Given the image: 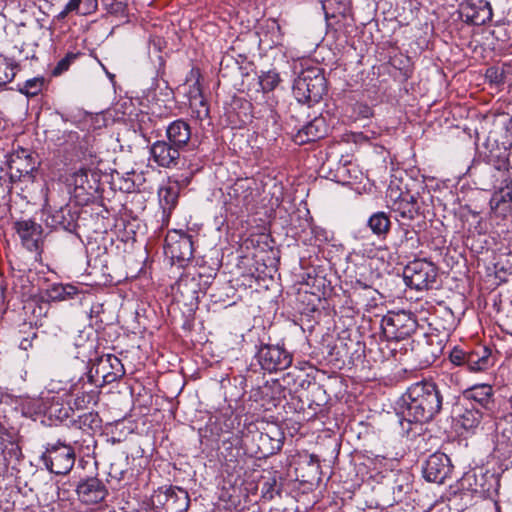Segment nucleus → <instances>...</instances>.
<instances>
[{
	"instance_id": "obj_21",
	"label": "nucleus",
	"mask_w": 512,
	"mask_h": 512,
	"mask_svg": "<svg viewBox=\"0 0 512 512\" xmlns=\"http://www.w3.org/2000/svg\"><path fill=\"white\" fill-rule=\"evenodd\" d=\"M264 463H258L261 468V474L258 475V488L261 487V499L263 501H271L276 496L280 497L282 492V474L273 467H264Z\"/></svg>"
},
{
	"instance_id": "obj_36",
	"label": "nucleus",
	"mask_w": 512,
	"mask_h": 512,
	"mask_svg": "<svg viewBox=\"0 0 512 512\" xmlns=\"http://www.w3.org/2000/svg\"><path fill=\"white\" fill-rule=\"evenodd\" d=\"M77 293V288L70 284H54L47 290V296L51 301H64L71 299Z\"/></svg>"
},
{
	"instance_id": "obj_42",
	"label": "nucleus",
	"mask_w": 512,
	"mask_h": 512,
	"mask_svg": "<svg viewBox=\"0 0 512 512\" xmlns=\"http://www.w3.org/2000/svg\"><path fill=\"white\" fill-rule=\"evenodd\" d=\"M356 166L351 162L346 161L343 164H339L336 169L335 178L337 182L350 183L352 180H356L357 176Z\"/></svg>"
},
{
	"instance_id": "obj_20",
	"label": "nucleus",
	"mask_w": 512,
	"mask_h": 512,
	"mask_svg": "<svg viewBox=\"0 0 512 512\" xmlns=\"http://www.w3.org/2000/svg\"><path fill=\"white\" fill-rule=\"evenodd\" d=\"M277 103L276 97H268L265 104H262L258 111L260 113L258 128H261V136L268 141H275L281 130L278 115L275 111Z\"/></svg>"
},
{
	"instance_id": "obj_35",
	"label": "nucleus",
	"mask_w": 512,
	"mask_h": 512,
	"mask_svg": "<svg viewBox=\"0 0 512 512\" xmlns=\"http://www.w3.org/2000/svg\"><path fill=\"white\" fill-rule=\"evenodd\" d=\"M353 344L354 342L352 340H350L349 343L340 340L332 347L330 356L334 357L333 360L342 365H344L346 361L350 362L353 359V352L351 351V346ZM355 344L360 345L359 342H355Z\"/></svg>"
},
{
	"instance_id": "obj_53",
	"label": "nucleus",
	"mask_w": 512,
	"mask_h": 512,
	"mask_svg": "<svg viewBox=\"0 0 512 512\" xmlns=\"http://www.w3.org/2000/svg\"><path fill=\"white\" fill-rule=\"evenodd\" d=\"M315 238L321 242L328 241L327 232L323 229L320 232H315Z\"/></svg>"
},
{
	"instance_id": "obj_11",
	"label": "nucleus",
	"mask_w": 512,
	"mask_h": 512,
	"mask_svg": "<svg viewBox=\"0 0 512 512\" xmlns=\"http://www.w3.org/2000/svg\"><path fill=\"white\" fill-rule=\"evenodd\" d=\"M449 359L455 366L465 367L470 372H483L494 365L491 349L482 345L471 350L454 347Z\"/></svg>"
},
{
	"instance_id": "obj_16",
	"label": "nucleus",
	"mask_w": 512,
	"mask_h": 512,
	"mask_svg": "<svg viewBox=\"0 0 512 512\" xmlns=\"http://www.w3.org/2000/svg\"><path fill=\"white\" fill-rule=\"evenodd\" d=\"M164 251L173 262L184 266L193 258V241L191 235L183 231H170L165 238Z\"/></svg>"
},
{
	"instance_id": "obj_18",
	"label": "nucleus",
	"mask_w": 512,
	"mask_h": 512,
	"mask_svg": "<svg viewBox=\"0 0 512 512\" xmlns=\"http://www.w3.org/2000/svg\"><path fill=\"white\" fill-rule=\"evenodd\" d=\"M453 465L450 458L442 452H435L425 461L422 473L428 482L443 483L447 478L451 477Z\"/></svg>"
},
{
	"instance_id": "obj_31",
	"label": "nucleus",
	"mask_w": 512,
	"mask_h": 512,
	"mask_svg": "<svg viewBox=\"0 0 512 512\" xmlns=\"http://www.w3.org/2000/svg\"><path fill=\"white\" fill-rule=\"evenodd\" d=\"M486 416L479 407L473 405L463 406V411L458 415V423L465 430H473L477 428L483 418Z\"/></svg>"
},
{
	"instance_id": "obj_27",
	"label": "nucleus",
	"mask_w": 512,
	"mask_h": 512,
	"mask_svg": "<svg viewBox=\"0 0 512 512\" xmlns=\"http://www.w3.org/2000/svg\"><path fill=\"white\" fill-rule=\"evenodd\" d=\"M166 137L172 145L183 150L191 139V126L187 121L177 119L167 126Z\"/></svg>"
},
{
	"instance_id": "obj_2",
	"label": "nucleus",
	"mask_w": 512,
	"mask_h": 512,
	"mask_svg": "<svg viewBox=\"0 0 512 512\" xmlns=\"http://www.w3.org/2000/svg\"><path fill=\"white\" fill-rule=\"evenodd\" d=\"M280 260V251L275 240L268 233H258V266L261 264L265 270L263 277L258 275V308L266 309L263 320V330L272 328L273 319L278 311L279 288L272 273L277 271Z\"/></svg>"
},
{
	"instance_id": "obj_14",
	"label": "nucleus",
	"mask_w": 512,
	"mask_h": 512,
	"mask_svg": "<svg viewBox=\"0 0 512 512\" xmlns=\"http://www.w3.org/2000/svg\"><path fill=\"white\" fill-rule=\"evenodd\" d=\"M156 512H186L190 505L188 492L178 486L159 488L152 496Z\"/></svg>"
},
{
	"instance_id": "obj_37",
	"label": "nucleus",
	"mask_w": 512,
	"mask_h": 512,
	"mask_svg": "<svg viewBox=\"0 0 512 512\" xmlns=\"http://www.w3.org/2000/svg\"><path fill=\"white\" fill-rule=\"evenodd\" d=\"M389 64L399 70L403 81L409 80L413 75V65L411 59L401 53L390 57Z\"/></svg>"
},
{
	"instance_id": "obj_33",
	"label": "nucleus",
	"mask_w": 512,
	"mask_h": 512,
	"mask_svg": "<svg viewBox=\"0 0 512 512\" xmlns=\"http://www.w3.org/2000/svg\"><path fill=\"white\" fill-rule=\"evenodd\" d=\"M368 227L371 229L373 234L377 235L379 238H386L390 228H391V220L387 213L383 211H379L373 213L367 222Z\"/></svg>"
},
{
	"instance_id": "obj_44",
	"label": "nucleus",
	"mask_w": 512,
	"mask_h": 512,
	"mask_svg": "<svg viewBox=\"0 0 512 512\" xmlns=\"http://www.w3.org/2000/svg\"><path fill=\"white\" fill-rule=\"evenodd\" d=\"M43 85L44 78L35 77L25 81V83L19 87V92L28 97H34L42 91Z\"/></svg>"
},
{
	"instance_id": "obj_43",
	"label": "nucleus",
	"mask_w": 512,
	"mask_h": 512,
	"mask_svg": "<svg viewBox=\"0 0 512 512\" xmlns=\"http://www.w3.org/2000/svg\"><path fill=\"white\" fill-rule=\"evenodd\" d=\"M97 6V0H70L68 2V9L75 10V12L80 13L82 15H87L95 12Z\"/></svg>"
},
{
	"instance_id": "obj_30",
	"label": "nucleus",
	"mask_w": 512,
	"mask_h": 512,
	"mask_svg": "<svg viewBox=\"0 0 512 512\" xmlns=\"http://www.w3.org/2000/svg\"><path fill=\"white\" fill-rule=\"evenodd\" d=\"M75 217L68 206H62L46 218L47 226L53 229L72 231L75 228Z\"/></svg>"
},
{
	"instance_id": "obj_23",
	"label": "nucleus",
	"mask_w": 512,
	"mask_h": 512,
	"mask_svg": "<svg viewBox=\"0 0 512 512\" xmlns=\"http://www.w3.org/2000/svg\"><path fill=\"white\" fill-rule=\"evenodd\" d=\"M14 228L21 239L23 247L31 252H39L43 244V228L31 219L15 222Z\"/></svg>"
},
{
	"instance_id": "obj_15",
	"label": "nucleus",
	"mask_w": 512,
	"mask_h": 512,
	"mask_svg": "<svg viewBox=\"0 0 512 512\" xmlns=\"http://www.w3.org/2000/svg\"><path fill=\"white\" fill-rule=\"evenodd\" d=\"M281 421L258 419V424L262 425L258 427L260 433L258 437V454L260 456H258V459H266L281 449L284 440V433L280 426Z\"/></svg>"
},
{
	"instance_id": "obj_26",
	"label": "nucleus",
	"mask_w": 512,
	"mask_h": 512,
	"mask_svg": "<svg viewBox=\"0 0 512 512\" xmlns=\"http://www.w3.org/2000/svg\"><path fill=\"white\" fill-rule=\"evenodd\" d=\"M326 133L325 119L323 117H315L297 131L293 136V140L298 145H304L323 138Z\"/></svg>"
},
{
	"instance_id": "obj_59",
	"label": "nucleus",
	"mask_w": 512,
	"mask_h": 512,
	"mask_svg": "<svg viewBox=\"0 0 512 512\" xmlns=\"http://www.w3.org/2000/svg\"><path fill=\"white\" fill-rule=\"evenodd\" d=\"M200 104H201L202 106H205V102H204V100H203V99H201V100H200Z\"/></svg>"
},
{
	"instance_id": "obj_57",
	"label": "nucleus",
	"mask_w": 512,
	"mask_h": 512,
	"mask_svg": "<svg viewBox=\"0 0 512 512\" xmlns=\"http://www.w3.org/2000/svg\"><path fill=\"white\" fill-rule=\"evenodd\" d=\"M243 182V180L239 181L238 183H236V186L244 187Z\"/></svg>"
},
{
	"instance_id": "obj_54",
	"label": "nucleus",
	"mask_w": 512,
	"mask_h": 512,
	"mask_svg": "<svg viewBox=\"0 0 512 512\" xmlns=\"http://www.w3.org/2000/svg\"><path fill=\"white\" fill-rule=\"evenodd\" d=\"M74 10H70L68 9V3L66 4L65 8L59 13L58 15V18L59 19H64L65 17H67V15L70 13V12H73Z\"/></svg>"
},
{
	"instance_id": "obj_48",
	"label": "nucleus",
	"mask_w": 512,
	"mask_h": 512,
	"mask_svg": "<svg viewBox=\"0 0 512 512\" xmlns=\"http://www.w3.org/2000/svg\"><path fill=\"white\" fill-rule=\"evenodd\" d=\"M354 112L361 118H370L373 116V109L367 103L358 102L354 106Z\"/></svg>"
},
{
	"instance_id": "obj_6",
	"label": "nucleus",
	"mask_w": 512,
	"mask_h": 512,
	"mask_svg": "<svg viewBox=\"0 0 512 512\" xmlns=\"http://www.w3.org/2000/svg\"><path fill=\"white\" fill-rule=\"evenodd\" d=\"M283 387L271 377L261 386L258 385V419L278 421L281 419L280 405L283 401Z\"/></svg>"
},
{
	"instance_id": "obj_49",
	"label": "nucleus",
	"mask_w": 512,
	"mask_h": 512,
	"mask_svg": "<svg viewBox=\"0 0 512 512\" xmlns=\"http://www.w3.org/2000/svg\"><path fill=\"white\" fill-rule=\"evenodd\" d=\"M97 418H98L97 414L89 412V413H85V414L81 415L79 417V421L83 425H88V426L92 427L94 424L97 423Z\"/></svg>"
},
{
	"instance_id": "obj_45",
	"label": "nucleus",
	"mask_w": 512,
	"mask_h": 512,
	"mask_svg": "<svg viewBox=\"0 0 512 512\" xmlns=\"http://www.w3.org/2000/svg\"><path fill=\"white\" fill-rule=\"evenodd\" d=\"M353 295L354 297H361L362 292H367V298L369 300H376V295L378 291L372 287V285L362 281L361 279H356L352 285Z\"/></svg>"
},
{
	"instance_id": "obj_17",
	"label": "nucleus",
	"mask_w": 512,
	"mask_h": 512,
	"mask_svg": "<svg viewBox=\"0 0 512 512\" xmlns=\"http://www.w3.org/2000/svg\"><path fill=\"white\" fill-rule=\"evenodd\" d=\"M463 399L467 401V405H475L480 408L487 417L497 418L496 402L494 399V390L491 385L479 384L474 385L463 391Z\"/></svg>"
},
{
	"instance_id": "obj_39",
	"label": "nucleus",
	"mask_w": 512,
	"mask_h": 512,
	"mask_svg": "<svg viewBox=\"0 0 512 512\" xmlns=\"http://www.w3.org/2000/svg\"><path fill=\"white\" fill-rule=\"evenodd\" d=\"M160 204L164 211L171 212L178 203V188L176 186L161 187L158 192Z\"/></svg>"
},
{
	"instance_id": "obj_13",
	"label": "nucleus",
	"mask_w": 512,
	"mask_h": 512,
	"mask_svg": "<svg viewBox=\"0 0 512 512\" xmlns=\"http://www.w3.org/2000/svg\"><path fill=\"white\" fill-rule=\"evenodd\" d=\"M260 348L258 349V364L262 370L270 374L278 370H284L291 364L290 355L278 345L271 344V337L266 333L258 334Z\"/></svg>"
},
{
	"instance_id": "obj_55",
	"label": "nucleus",
	"mask_w": 512,
	"mask_h": 512,
	"mask_svg": "<svg viewBox=\"0 0 512 512\" xmlns=\"http://www.w3.org/2000/svg\"><path fill=\"white\" fill-rule=\"evenodd\" d=\"M30 346H31V343L28 339H23L20 343V348L25 349V350L28 349V347H30Z\"/></svg>"
},
{
	"instance_id": "obj_32",
	"label": "nucleus",
	"mask_w": 512,
	"mask_h": 512,
	"mask_svg": "<svg viewBox=\"0 0 512 512\" xmlns=\"http://www.w3.org/2000/svg\"><path fill=\"white\" fill-rule=\"evenodd\" d=\"M496 419L497 445L509 449L512 447V414L497 416Z\"/></svg>"
},
{
	"instance_id": "obj_3",
	"label": "nucleus",
	"mask_w": 512,
	"mask_h": 512,
	"mask_svg": "<svg viewBox=\"0 0 512 512\" xmlns=\"http://www.w3.org/2000/svg\"><path fill=\"white\" fill-rule=\"evenodd\" d=\"M422 192L417 191L415 194L410 191H398V189L390 188L387 193V202L390 210L395 214L396 222H416L424 221V211H421V205H425L427 200H432L430 191L425 187H421Z\"/></svg>"
},
{
	"instance_id": "obj_50",
	"label": "nucleus",
	"mask_w": 512,
	"mask_h": 512,
	"mask_svg": "<svg viewBox=\"0 0 512 512\" xmlns=\"http://www.w3.org/2000/svg\"><path fill=\"white\" fill-rule=\"evenodd\" d=\"M486 76L491 79V81L499 83L502 81L503 75L498 74V70L496 68L487 69Z\"/></svg>"
},
{
	"instance_id": "obj_9",
	"label": "nucleus",
	"mask_w": 512,
	"mask_h": 512,
	"mask_svg": "<svg viewBox=\"0 0 512 512\" xmlns=\"http://www.w3.org/2000/svg\"><path fill=\"white\" fill-rule=\"evenodd\" d=\"M403 278L411 289L417 291L433 289L437 283L438 268L426 259H414L404 267Z\"/></svg>"
},
{
	"instance_id": "obj_22",
	"label": "nucleus",
	"mask_w": 512,
	"mask_h": 512,
	"mask_svg": "<svg viewBox=\"0 0 512 512\" xmlns=\"http://www.w3.org/2000/svg\"><path fill=\"white\" fill-rule=\"evenodd\" d=\"M460 14L464 22L481 26L492 20L493 11L490 2L486 0L464 1L460 3Z\"/></svg>"
},
{
	"instance_id": "obj_24",
	"label": "nucleus",
	"mask_w": 512,
	"mask_h": 512,
	"mask_svg": "<svg viewBox=\"0 0 512 512\" xmlns=\"http://www.w3.org/2000/svg\"><path fill=\"white\" fill-rule=\"evenodd\" d=\"M76 493L82 503L97 504L105 499L108 491L100 479L90 477L77 485Z\"/></svg>"
},
{
	"instance_id": "obj_5",
	"label": "nucleus",
	"mask_w": 512,
	"mask_h": 512,
	"mask_svg": "<svg viewBox=\"0 0 512 512\" xmlns=\"http://www.w3.org/2000/svg\"><path fill=\"white\" fill-rule=\"evenodd\" d=\"M327 89L324 70L318 66L303 68L293 83L296 100L309 106L318 103L327 93Z\"/></svg>"
},
{
	"instance_id": "obj_1",
	"label": "nucleus",
	"mask_w": 512,
	"mask_h": 512,
	"mask_svg": "<svg viewBox=\"0 0 512 512\" xmlns=\"http://www.w3.org/2000/svg\"><path fill=\"white\" fill-rule=\"evenodd\" d=\"M447 376L434 381L423 379L413 383L400 397L397 405L401 415L400 425L407 437H414L418 427L432 421L443 409L456 399L454 391L448 386Z\"/></svg>"
},
{
	"instance_id": "obj_52",
	"label": "nucleus",
	"mask_w": 512,
	"mask_h": 512,
	"mask_svg": "<svg viewBox=\"0 0 512 512\" xmlns=\"http://www.w3.org/2000/svg\"><path fill=\"white\" fill-rule=\"evenodd\" d=\"M358 303H362L365 306H369L372 304V302H375L376 300H369L367 298V292H362L361 297H356Z\"/></svg>"
},
{
	"instance_id": "obj_19",
	"label": "nucleus",
	"mask_w": 512,
	"mask_h": 512,
	"mask_svg": "<svg viewBox=\"0 0 512 512\" xmlns=\"http://www.w3.org/2000/svg\"><path fill=\"white\" fill-rule=\"evenodd\" d=\"M485 151L482 152L487 162L492 163L495 169L501 173L504 182L509 179V162L507 150L511 143L502 142L501 146L498 140L489 135L483 144Z\"/></svg>"
},
{
	"instance_id": "obj_51",
	"label": "nucleus",
	"mask_w": 512,
	"mask_h": 512,
	"mask_svg": "<svg viewBox=\"0 0 512 512\" xmlns=\"http://www.w3.org/2000/svg\"><path fill=\"white\" fill-rule=\"evenodd\" d=\"M13 157L25 158V159H35V157L26 149L20 148L16 151Z\"/></svg>"
},
{
	"instance_id": "obj_47",
	"label": "nucleus",
	"mask_w": 512,
	"mask_h": 512,
	"mask_svg": "<svg viewBox=\"0 0 512 512\" xmlns=\"http://www.w3.org/2000/svg\"><path fill=\"white\" fill-rule=\"evenodd\" d=\"M107 362L109 363L111 368L116 370V372L113 373V376L110 373H107L106 375H104V380L106 382H111V381H114L117 377L121 376L124 373L123 366H122L119 358H117L114 355H107Z\"/></svg>"
},
{
	"instance_id": "obj_8",
	"label": "nucleus",
	"mask_w": 512,
	"mask_h": 512,
	"mask_svg": "<svg viewBox=\"0 0 512 512\" xmlns=\"http://www.w3.org/2000/svg\"><path fill=\"white\" fill-rule=\"evenodd\" d=\"M415 316L406 311L388 312L381 320V329L388 341H401L410 338L417 330Z\"/></svg>"
},
{
	"instance_id": "obj_38",
	"label": "nucleus",
	"mask_w": 512,
	"mask_h": 512,
	"mask_svg": "<svg viewBox=\"0 0 512 512\" xmlns=\"http://www.w3.org/2000/svg\"><path fill=\"white\" fill-rule=\"evenodd\" d=\"M280 82L279 73L275 70L262 71V74L258 76V84L261 86L263 94L267 95V98L270 97L269 93L273 92ZM271 97L275 96L272 94Z\"/></svg>"
},
{
	"instance_id": "obj_7",
	"label": "nucleus",
	"mask_w": 512,
	"mask_h": 512,
	"mask_svg": "<svg viewBox=\"0 0 512 512\" xmlns=\"http://www.w3.org/2000/svg\"><path fill=\"white\" fill-rule=\"evenodd\" d=\"M425 226V221L397 222V226L391 234V245L396 252L416 256L422 245L420 232Z\"/></svg>"
},
{
	"instance_id": "obj_29",
	"label": "nucleus",
	"mask_w": 512,
	"mask_h": 512,
	"mask_svg": "<svg viewBox=\"0 0 512 512\" xmlns=\"http://www.w3.org/2000/svg\"><path fill=\"white\" fill-rule=\"evenodd\" d=\"M297 480L301 483H310L320 480V462L316 455H310L308 460L302 461L295 468Z\"/></svg>"
},
{
	"instance_id": "obj_4",
	"label": "nucleus",
	"mask_w": 512,
	"mask_h": 512,
	"mask_svg": "<svg viewBox=\"0 0 512 512\" xmlns=\"http://www.w3.org/2000/svg\"><path fill=\"white\" fill-rule=\"evenodd\" d=\"M258 187V233L270 234L271 221L275 219L276 209L280 206L283 187L275 177L263 174Z\"/></svg>"
},
{
	"instance_id": "obj_41",
	"label": "nucleus",
	"mask_w": 512,
	"mask_h": 512,
	"mask_svg": "<svg viewBox=\"0 0 512 512\" xmlns=\"http://www.w3.org/2000/svg\"><path fill=\"white\" fill-rule=\"evenodd\" d=\"M11 169H15L19 173V176H29L37 167L36 159H25L19 157H12Z\"/></svg>"
},
{
	"instance_id": "obj_46",
	"label": "nucleus",
	"mask_w": 512,
	"mask_h": 512,
	"mask_svg": "<svg viewBox=\"0 0 512 512\" xmlns=\"http://www.w3.org/2000/svg\"><path fill=\"white\" fill-rule=\"evenodd\" d=\"M81 55L80 52H68L52 70L53 76H60L62 73L66 72L70 65Z\"/></svg>"
},
{
	"instance_id": "obj_28",
	"label": "nucleus",
	"mask_w": 512,
	"mask_h": 512,
	"mask_svg": "<svg viewBox=\"0 0 512 512\" xmlns=\"http://www.w3.org/2000/svg\"><path fill=\"white\" fill-rule=\"evenodd\" d=\"M72 182L76 189L92 195L98 190L100 175L94 170L81 167L73 173Z\"/></svg>"
},
{
	"instance_id": "obj_34",
	"label": "nucleus",
	"mask_w": 512,
	"mask_h": 512,
	"mask_svg": "<svg viewBox=\"0 0 512 512\" xmlns=\"http://www.w3.org/2000/svg\"><path fill=\"white\" fill-rule=\"evenodd\" d=\"M491 207L495 212H501L505 214L512 210V187L509 184L500 187L499 193H495L491 199Z\"/></svg>"
},
{
	"instance_id": "obj_40",
	"label": "nucleus",
	"mask_w": 512,
	"mask_h": 512,
	"mask_svg": "<svg viewBox=\"0 0 512 512\" xmlns=\"http://www.w3.org/2000/svg\"><path fill=\"white\" fill-rule=\"evenodd\" d=\"M18 64L12 59L0 55V86L10 83L16 76Z\"/></svg>"
},
{
	"instance_id": "obj_10",
	"label": "nucleus",
	"mask_w": 512,
	"mask_h": 512,
	"mask_svg": "<svg viewBox=\"0 0 512 512\" xmlns=\"http://www.w3.org/2000/svg\"><path fill=\"white\" fill-rule=\"evenodd\" d=\"M462 486L482 498H493L500 488V475L484 466L476 467L466 473Z\"/></svg>"
},
{
	"instance_id": "obj_12",
	"label": "nucleus",
	"mask_w": 512,
	"mask_h": 512,
	"mask_svg": "<svg viewBox=\"0 0 512 512\" xmlns=\"http://www.w3.org/2000/svg\"><path fill=\"white\" fill-rule=\"evenodd\" d=\"M41 460L51 473L66 475L74 466L75 451L70 445L58 441L54 444H47L41 455Z\"/></svg>"
},
{
	"instance_id": "obj_56",
	"label": "nucleus",
	"mask_w": 512,
	"mask_h": 512,
	"mask_svg": "<svg viewBox=\"0 0 512 512\" xmlns=\"http://www.w3.org/2000/svg\"><path fill=\"white\" fill-rule=\"evenodd\" d=\"M507 454V457L512 465V446L509 449H507Z\"/></svg>"
},
{
	"instance_id": "obj_58",
	"label": "nucleus",
	"mask_w": 512,
	"mask_h": 512,
	"mask_svg": "<svg viewBox=\"0 0 512 512\" xmlns=\"http://www.w3.org/2000/svg\"><path fill=\"white\" fill-rule=\"evenodd\" d=\"M79 401H80V398H79V397H77V398H76V400H75V404H76L77 406H79Z\"/></svg>"
},
{
	"instance_id": "obj_25",
	"label": "nucleus",
	"mask_w": 512,
	"mask_h": 512,
	"mask_svg": "<svg viewBox=\"0 0 512 512\" xmlns=\"http://www.w3.org/2000/svg\"><path fill=\"white\" fill-rule=\"evenodd\" d=\"M181 149L170 141L158 140L150 148L153 160L161 167L172 168L178 165Z\"/></svg>"
}]
</instances>
